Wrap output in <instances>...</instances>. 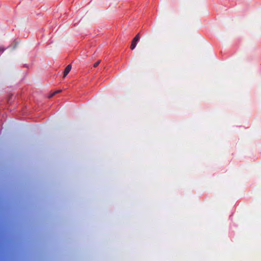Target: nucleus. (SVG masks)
I'll return each instance as SVG.
<instances>
[{
    "label": "nucleus",
    "instance_id": "f257e3e1",
    "mask_svg": "<svg viewBox=\"0 0 261 261\" xmlns=\"http://www.w3.org/2000/svg\"><path fill=\"white\" fill-rule=\"evenodd\" d=\"M71 69V66L70 64H69L66 66L64 70V74H63V77H65L66 75L68 74V73L70 72Z\"/></svg>",
    "mask_w": 261,
    "mask_h": 261
},
{
    "label": "nucleus",
    "instance_id": "f03ea898",
    "mask_svg": "<svg viewBox=\"0 0 261 261\" xmlns=\"http://www.w3.org/2000/svg\"><path fill=\"white\" fill-rule=\"evenodd\" d=\"M137 44V42L133 40V41L132 42L131 45H130V49L132 50H133L136 47Z\"/></svg>",
    "mask_w": 261,
    "mask_h": 261
},
{
    "label": "nucleus",
    "instance_id": "7ed1b4c3",
    "mask_svg": "<svg viewBox=\"0 0 261 261\" xmlns=\"http://www.w3.org/2000/svg\"><path fill=\"white\" fill-rule=\"evenodd\" d=\"M140 39V36H139V34H138L135 37V38L133 39V40L136 42H138Z\"/></svg>",
    "mask_w": 261,
    "mask_h": 261
},
{
    "label": "nucleus",
    "instance_id": "20e7f679",
    "mask_svg": "<svg viewBox=\"0 0 261 261\" xmlns=\"http://www.w3.org/2000/svg\"><path fill=\"white\" fill-rule=\"evenodd\" d=\"M61 91V90H58V91H56L54 92L52 94H51L49 96V98H50V97H53L54 95H56V94H57L58 93H60Z\"/></svg>",
    "mask_w": 261,
    "mask_h": 261
},
{
    "label": "nucleus",
    "instance_id": "39448f33",
    "mask_svg": "<svg viewBox=\"0 0 261 261\" xmlns=\"http://www.w3.org/2000/svg\"><path fill=\"white\" fill-rule=\"evenodd\" d=\"M100 62V60L98 61L97 62H96V63H94V64L93 65V66L94 67H97L98 66V65L99 64Z\"/></svg>",
    "mask_w": 261,
    "mask_h": 261
}]
</instances>
